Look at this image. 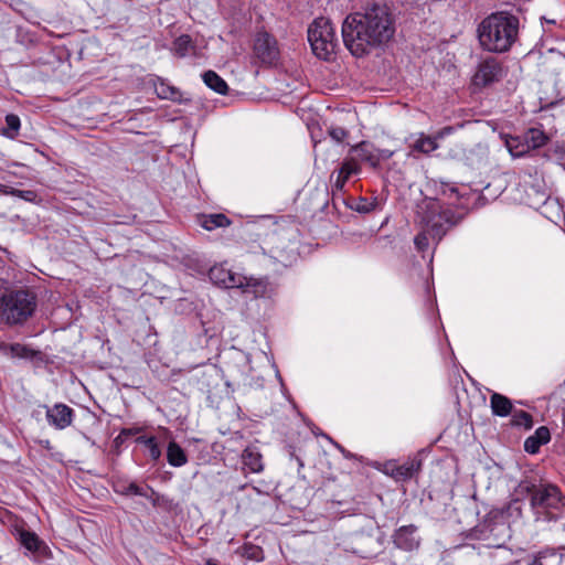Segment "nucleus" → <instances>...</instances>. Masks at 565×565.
Instances as JSON below:
<instances>
[{
	"instance_id": "obj_1",
	"label": "nucleus",
	"mask_w": 565,
	"mask_h": 565,
	"mask_svg": "<svg viewBox=\"0 0 565 565\" xmlns=\"http://www.w3.org/2000/svg\"><path fill=\"white\" fill-rule=\"evenodd\" d=\"M395 32L392 13L386 4L373 3L363 12L349 14L342 23V39L354 56L388 42Z\"/></svg>"
},
{
	"instance_id": "obj_2",
	"label": "nucleus",
	"mask_w": 565,
	"mask_h": 565,
	"mask_svg": "<svg viewBox=\"0 0 565 565\" xmlns=\"http://www.w3.org/2000/svg\"><path fill=\"white\" fill-rule=\"evenodd\" d=\"M516 501L529 500L530 508L537 520L556 522L565 520V494L559 487L551 482L522 480L514 490ZM565 530V522L562 523Z\"/></svg>"
},
{
	"instance_id": "obj_3",
	"label": "nucleus",
	"mask_w": 565,
	"mask_h": 565,
	"mask_svg": "<svg viewBox=\"0 0 565 565\" xmlns=\"http://www.w3.org/2000/svg\"><path fill=\"white\" fill-rule=\"evenodd\" d=\"M519 32V19L505 12L492 13L478 26L481 46L490 52H507L515 42Z\"/></svg>"
},
{
	"instance_id": "obj_4",
	"label": "nucleus",
	"mask_w": 565,
	"mask_h": 565,
	"mask_svg": "<svg viewBox=\"0 0 565 565\" xmlns=\"http://www.w3.org/2000/svg\"><path fill=\"white\" fill-rule=\"evenodd\" d=\"M209 277L213 284L224 288H237L243 294L253 295L255 298L270 296L275 287L264 277L245 276L226 267L225 263L214 265Z\"/></svg>"
},
{
	"instance_id": "obj_5",
	"label": "nucleus",
	"mask_w": 565,
	"mask_h": 565,
	"mask_svg": "<svg viewBox=\"0 0 565 565\" xmlns=\"http://www.w3.org/2000/svg\"><path fill=\"white\" fill-rule=\"evenodd\" d=\"M36 307L34 294L26 289L7 290L0 311L8 323L17 324L32 316Z\"/></svg>"
},
{
	"instance_id": "obj_6",
	"label": "nucleus",
	"mask_w": 565,
	"mask_h": 565,
	"mask_svg": "<svg viewBox=\"0 0 565 565\" xmlns=\"http://www.w3.org/2000/svg\"><path fill=\"white\" fill-rule=\"evenodd\" d=\"M308 41L316 56L329 60L338 46V38L330 19H315L308 29Z\"/></svg>"
},
{
	"instance_id": "obj_7",
	"label": "nucleus",
	"mask_w": 565,
	"mask_h": 565,
	"mask_svg": "<svg viewBox=\"0 0 565 565\" xmlns=\"http://www.w3.org/2000/svg\"><path fill=\"white\" fill-rule=\"evenodd\" d=\"M448 214H418L420 232L416 235L414 243L418 250H425L429 245V238L440 241L449 227L457 221L447 217Z\"/></svg>"
},
{
	"instance_id": "obj_8",
	"label": "nucleus",
	"mask_w": 565,
	"mask_h": 565,
	"mask_svg": "<svg viewBox=\"0 0 565 565\" xmlns=\"http://www.w3.org/2000/svg\"><path fill=\"white\" fill-rule=\"evenodd\" d=\"M253 56L263 66L276 65L280 51L275 36L265 31L258 32L254 38Z\"/></svg>"
},
{
	"instance_id": "obj_9",
	"label": "nucleus",
	"mask_w": 565,
	"mask_h": 565,
	"mask_svg": "<svg viewBox=\"0 0 565 565\" xmlns=\"http://www.w3.org/2000/svg\"><path fill=\"white\" fill-rule=\"evenodd\" d=\"M479 537L489 548H500L504 546L510 537L509 526L504 522H490L483 524L478 531Z\"/></svg>"
},
{
	"instance_id": "obj_10",
	"label": "nucleus",
	"mask_w": 565,
	"mask_h": 565,
	"mask_svg": "<svg viewBox=\"0 0 565 565\" xmlns=\"http://www.w3.org/2000/svg\"><path fill=\"white\" fill-rule=\"evenodd\" d=\"M502 77V67L497 58L490 57L482 61L473 75L472 83L477 87H486Z\"/></svg>"
},
{
	"instance_id": "obj_11",
	"label": "nucleus",
	"mask_w": 565,
	"mask_h": 565,
	"mask_svg": "<svg viewBox=\"0 0 565 565\" xmlns=\"http://www.w3.org/2000/svg\"><path fill=\"white\" fill-rule=\"evenodd\" d=\"M420 467V459H411L403 465H396L393 461H388L384 465L383 472L396 481H405L418 472Z\"/></svg>"
},
{
	"instance_id": "obj_12",
	"label": "nucleus",
	"mask_w": 565,
	"mask_h": 565,
	"mask_svg": "<svg viewBox=\"0 0 565 565\" xmlns=\"http://www.w3.org/2000/svg\"><path fill=\"white\" fill-rule=\"evenodd\" d=\"M454 130L452 127H444L439 131L436 132L435 136H427L425 134H419L418 138L411 146L412 150L409 156H413V152H420L423 154H429L436 149H438V139H443L447 135L451 134Z\"/></svg>"
},
{
	"instance_id": "obj_13",
	"label": "nucleus",
	"mask_w": 565,
	"mask_h": 565,
	"mask_svg": "<svg viewBox=\"0 0 565 565\" xmlns=\"http://www.w3.org/2000/svg\"><path fill=\"white\" fill-rule=\"evenodd\" d=\"M74 411L62 403L46 407L47 423L56 429H65L73 422Z\"/></svg>"
},
{
	"instance_id": "obj_14",
	"label": "nucleus",
	"mask_w": 565,
	"mask_h": 565,
	"mask_svg": "<svg viewBox=\"0 0 565 565\" xmlns=\"http://www.w3.org/2000/svg\"><path fill=\"white\" fill-rule=\"evenodd\" d=\"M171 52L179 58L203 56V49L198 46L189 34L178 36L172 43Z\"/></svg>"
},
{
	"instance_id": "obj_15",
	"label": "nucleus",
	"mask_w": 565,
	"mask_h": 565,
	"mask_svg": "<svg viewBox=\"0 0 565 565\" xmlns=\"http://www.w3.org/2000/svg\"><path fill=\"white\" fill-rule=\"evenodd\" d=\"M417 527L414 525L401 526L393 535L396 547L404 551H413L418 547L419 540L416 536Z\"/></svg>"
},
{
	"instance_id": "obj_16",
	"label": "nucleus",
	"mask_w": 565,
	"mask_h": 565,
	"mask_svg": "<svg viewBox=\"0 0 565 565\" xmlns=\"http://www.w3.org/2000/svg\"><path fill=\"white\" fill-rule=\"evenodd\" d=\"M195 222L209 232L231 225V221L226 217V214H196Z\"/></svg>"
},
{
	"instance_id": "obj_17",
	"label": "nucleus",
	"mask_w": 565,
	"mask_h": 565,
	"mask_svg": "<svg viewBox=\"0 0 565 565\" xmlns=\"http://www.w3.org/2000/svg\"><path fill=\"white\" fill-rule=\"evenodd\" d=\"M550 439L551 434L548 428L545 426H541L535 430L534 435L525 439L524 449L529 454H537L541 446L547 444Z\"/></svg>"
},
{
	"instance_id": "obj_18",
	"label": "nucleus",
	"mask_w": 565,
	"mask_h": 565,
	"mask_svg": "<svg viewBox=\"0 0 565 565\" xmlns=\"http://www.w3.org/2000/svg\"><path fill=\"white\" fill-rule=\"evenodd\" d=\"M242 462L244 469H247L249 472L258 473L264 469L262 455L257 447L254 446H248L244 449L242 454Z\"/></svg>"
},
{
	"instance_id": "obj_19",
	"label": "nucleus",
	"mask_w": 565,
	"mask_h": 565,
	"mask_svg": "<svg viewBox=\"0 0 565 565\" xmlns=\"http://www.w3.org/2000/svg\"><path fill=\"white\" fill-rule=\"evenodd\" d=\"M501 138L504 141V145L510 152V154L514 158H520L525 156L529 152V145L526 143V140L523 137L519 136H510L502 134Z\"/></svg>"
},
{
	"instance_id": "obj_20",
	"label": "nucleus",
	"mask_w": 565,
	"mask_h": 565,
	"mask_svg": "<svg viewBox=\"0 0 565 565\" xmlns=\"http://www.w3.org/2000/svg\"><path fill=\"white\" fill-rule=\"evenodd\" d=\"M353 151L360 161L366 162L373 169H376L380 166V156L376 153V149L372 145L361 142L353 148Z\"/></svg>"
},
{
	"instance_id": "obj_21",
	"label": "nucleus",
	"mask_w": 565,
	"mask_h": 565,
	"mask_svg": "<svg viewBox=\"0 0 565 565\" xmlns=\"http://www.w3.org/2000/svg\"><path fill=\"white\" fill-rule=\"evenodd\" d=\"M490 406L492 413L500 417H505L512 413V402L504 395L493 393L490 396Z\"/></svg>"
},
{
	"instance_id": "obj_22",
	"label": "nucleus",
	"mask_w": 565,
	"mask_h": 565,
	"mask_svg": "<svg viewBox=\"0 0 565 565\" xmlns=\"http://www.w3.org/2000/svg\"><path fill=\"white\" fill-rule=\"evenodd\" d=\"M202 79L207 87L214 92L225 95L228 90L226 82L214 71H206L202 74Z\"/></svg>"
},
{
	"instance_id": "obj_23",
	"label": "nucleus",
	"mask_w": 565,
	"mask_h": 565,
	"mask_svg": "<svg viewBox=\"0 0 565 565\" xmlns=\"http://www.w3.org/2000/svg\"><path fill=\"white\" fill-rule=\"evenodd\" d=\"M19 542L28 551L34 553H40L41 550L45 547L44 543L35 533L25 530L19 532Z\"/></svg>"
},
{
	"instance_id": "obj_24",
	"label": "nucleus",
	"mask_w": 565,
	"mask_h": 565,
	"mask_svg": "<svg viewBox=\"0 0 565 565\" xmlns=\"http://www.w3.org/2000/svg\"><path fill=\"white\" fill-rule=\"evenodd\" d=\"M359 171H360V166L355 160L344 161L338 172V177L335 180V186L342 188L344 185V183L347 182V180L350 178V175L356 174V173H359Z\"/></svg>"
},
{
	"instance_id": "obj_25",
	"label": "nucleus",
	"mask_w": 565,
	"mask_h": 565,
	"mask_svg": "<svg viewBox=\"0 0 565 565\" xmlns=\"http://www.w3.org/2000/svg\"><path fill=\"white\" fill-rule=\"evenodd\" d=\"M167 459L173 467H182L188 462L184 450L174 441H171L168 446Z\"/></svg>"
},
{
	"instance_id": "obj_26",
	"label": "nucleus",
	"mask_w": 565,
	"mask_h": 565,
	"mask_svg": "<svg viewBox=\"0 0 565 565\" xmlns=\"http://www.w3.org/2000/svg\"><path fill=\"white\" fill-rule=\"evenodd\" d=\"M524 138L529 145V151L545 146L548 141V137L540 129L530 128L525 134Z\"/></svg>"
},
{
	"instance_id": "obj_27",
	"label": "nucleus",
	"mask_w": 565,
	"mask_h": 565,
	"mask_svg": "<svg viewBox=\"0 0 565 565\" xmlns=\"http://www.w3.org/2000/svg\"><path fill=\"white\" fill-rule=\"evenodd\" d=\"M542 565H565V554L557 551H546L536 557Z\"/></svg>"
},
{
	"instance_id": "obj_28",
	"label": "nucleus",
	"mask_w": 565,
	"mask_h": 565,
	"mask_svg": "<svg viewBox=\"0 0 565 565\" xmlns=\"http://www.w3.org/2000/svg\"><path fill=\"white\" fill-rule=\"evenodd\" d=\"M20 118L14 114H9L6 116V126L2 128V135L8 138H15L20 130Z\"/></svg>"
},
{
	"instance_id": "obj_29",
	"label": "nucleus",
	"mask_w": 565,
	"mask_h": 565,
	"mask_svg": "<svg viewBox=\"0 0 565 565\" xmlns=\"http://www.w3.org/2000/svg\"><path fill=\"white\" fill-rule=\"evenodd\" d=\"M156 93L158 97L162 99L175 100L180 97V92L178 88L170 86L169 84L163 82L156 86Z\"/></svg>"
},
{
	"instance_id": "obj_30",
	"label": "nucleus",
	"mask_w": 565,
	"mask_h": 565,
	"mask_svg": "<svg viewBox=\"0 0 565 565\" xmlns=\"http://www.w3.org/2000/svg\"><path fill=\"white\" fill-rule=\"evenodd\" d=\"M137 441L139 444L145 445V447L148 449L149 456L151 457L152 460H158L160 458L161 451L158 447V444H157V440L154 437L141 436L137 439Z\"/></svg>"
},
{
	"instance_id": "obj_31",
	"label": "nucleus",
	"mask_w": 565,
	"mask_h": 565,
	"mask_svg": "<svg viewBox=\"0 0 565 565\" xmlns=\"http://www.w3.org/2000/svg\"><path fill=\"white\" fill-rule=\"evenodd\" d=\"M512 424L530 429L533 425L532 416L524 411H515L512 413Z\"/></svg>"
},
{
	"instance_id": "obj_32",
	"label": "nucleus",
	"mask_w": 565,
	"mask_h": 565,
	"mask_svg": "<svg viewBox=\"0 0 565 565\" xmlns=\"http://www.w3.org/2000/svg\"><path fill=\"white\" fill-rule=\"evenodd\" d=\"M341 206L349 207L355 212H371V209L366 205H356L355 207L352 204H349L343 198H334L333 199V209L337 212H340Z\"/></svg>"
},
{
	"instance_id": "obj_33",
	"label": "nucleus",
	"mask_w": 565,
	"mask_h": 565,
	"mask_svg": "<svg viewBox=\"0 0 565 565\" xmlns=\"http://www.w3.org/2000/svg\"><path fill=\"white\" fill-rule=\"evenodd\" d=\"M6 352L10 353L11 356L25 358L28 356L30 350L22 344L14 343L6 345Z\"/></svg>"
},
{
	"instance_id": "obj_34",
	"label": "nucleus",
	"mask_w": 565,
	"mask_h": 565,
	"mask_svg": "<svg viewBox=\"0 0 565 565\" xmlns=\"http://www.w3.org/2000/svg\"><path fill=\"white\" fill-rule=\"evenodd\" d=\"M329 135L337 142H341L348 137L349 132L347 129L342 127H331L329 130Z\"/></svg>"
},
{
	"instance_id": "obj_35",
	"label": "nucleus",
	"mask_w": 565,
	"mask_h": 565,
	"mask_svg": "<svg viewBox=\"0 0 565 565\" xmlns=\"http://www.w3.org/2000/svg\"><path fill=\"white\" fill-rule=\"evenodd\" d=\"M126 493L127 494H134V495H140V497H148V493L146 492V490L141 487H139L138 484L131 482L127 486L126 488Z\"/></svg>"
},
{
	"instance_id": "obj_36",
	"label": "nucleus",
	"mask_w": 565,
	"mask_h": 565,
	"mask_svg": "<svg viewBox=\"0 0 565 565\" xmlns=\"http://www.w3.org/2000/svg\"><path fill=\"white\" fill-rule=\"evenodd\" d=\"M249 553L247 554L249 558H253V559H262V550L258 548V547H250L249 548Z\"/></svg>"
},
{
	"instance_id": "obj_37",
	"label": "nucleus",
	"mask_w": 565,
	"mask_h": 565,
	"mask_svg": "<svg viewBox=\"0 0 565 565\" xmlns=\"http://www.w3.org/2000/svg\"><path fill=\"white\" fill-rule=\"evenodd\" d=\"M376 153L380 156V161L390 159L393 156V151L387 150V149H383V150L376 149Z\"/></svg>"
},
{
	"instance_id": "obj_38",
	"label": "nucleus",
	"mask_w": 565,
	"mask_h": 565,
	"mask_svg": "<svg viewBox=\"0 0 565 565\" xmlns=\"http://www.w3.org/2000/svg\"><path fill=\"white\" fill-rule=\"evenodd\" d=\"M33 196H34V193H33V192H31V191H26V192H24V194L22 195V198H23L24 200H29V201H30V200H32V198H33Z\"/></svg>"
},
{
	"instance_id": "obj_39",
	"label": "nucleus",
	"mask_w": 565,
	"mask_h": 565,
	"mask_svg": "<svg viewBox=\"0 0 565 565\" xmlns=\"http://www.w3.org/2000/svg\"><path fill=\"white\" fill-rule=\"evenodd\" d=\"M529 565H542V564H540L539 559H537V558H535V559H534L532 563H530Z\"/></svg>"
},
{
	"instance_id": "obj_40",
	"label": "nucleus",
	"mask_w": 565,
	"mask_h": 565,
	"mask_svg": "<svg viewBox=\"0 0 565 565\" xmlns=\"http://www.w3.org/2000/svg\"><path fill=\"white\" fill-rule=\"evenodd\" d=\"M558 218H563L565 221V214H556Z\"/></svg>"
},
{
	"instance_id": "obj_41",
	"label": "nucleus",
	"mask_w": 565,
	"mask_h": 565,
	"mask_svg": "<svg viewBox=\"0 0 565 565\" xmlns=\"http://www.w3.org/2000/svg\"><path fill=\"white\" fill-rule=\"evenodd\" d=\"M207 565H217V564H215V563H213V562L209 561V562H207Z\"/></svg>"
}]
</instances>
